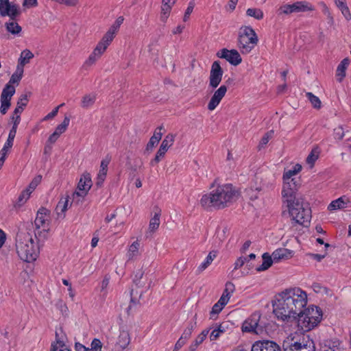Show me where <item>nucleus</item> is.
Instances as JSON below:
<instances>
[{
	"label": "nucleus",
	"mask_w": 351,
	"mask_h": 351,
	"mask_svg": "<svg viewBox=\"0 0 351 351\" xmlns=\"http://www.w3.org/2000/svg\"><path fill=\"white\" fill-rule=\"evenodd\" d=\"M306 304L305 291L297 287L286 289L276 295L273 312L278 319L289 322L302 313Z\"/></svg>",
	"instance_id": "f257e3e1"
},
{
	"label": "nucleus",
	"mask_w": 351,
	"mask_h": 351,
	"mask_svg": "<svg viewBox=\"0 0 351 351\" xmlns=\"http://www.w3.org/2000/svg\"><path fill=\"white\" fill-rule=\"evenodd\" d=\"M283 180L282 203L287 208L291 219L299 224L309 222L311 218V209L297 193L301 184L300 179L292 178Z\"/></svg>",
	"instance_id": "f03ea898"
},
{
	"label": "nucleus",
	"mask_w": 351,
	"mask_h": 351,
	"mask_svg": "<svg viewBox=\"0 0 351 351\" xmlns=\"http://www.w3.org/2000/svg\"><path fill=\"white\" fill-rule=\"evenodd\" d=\"M238 195V192L231 184H226L217 186L210 193L204 195L200 199V204L204 208H223L234 201Z\"/></svg>",
	"instance_id": "7ed1b4c3"
},
{
	"label": "nucleus",
	"mask_w": 351,
	"mask_h": 351,
	"mask_svg": "<svg viewBox=\"0 0 351 351\" xmlns=\"http://www.w3.org/2000/svg\"><path fill=\"white\" fill-rule=\"evenodd\" d=\"M16 247L20 258L28 263L34 261L40 252V247L35 243L32 236L28 232H21L17 234Z\"/></svg>",
	"instance_id": "20e7f679"
},
{
	"label": "nucleus",
	"mask_w": 351,
	"mask_h": 351,
	"mask_svg": "<svg viewBox=\"0 0 351 351\" xmlns=\"http://www.w3.org/2000/svg\"><path fill=\"white\" fill-rule=\"evenodd\" d=\"M322 314L317 307L308 308L297 315L298 326L301 330L307 332L314 328L320 322Z\"/></svg>",
	"instance_id": "39448f33"
},
{
	"label": "nucleus",
	"mask_w": 351,
	"mask_h": 351,
	"mask_svg": "<svg viewBox=\"0 0 351 351\" xmlns=\"http://www.w3.org/2000/svg\"><path fill=\"white\" fill-rule=\"evenodd\" d=\"M254 30L248 26L240 28L238 35V47L242 53H248L258 43Z\"/></svg>",
	"instance_id": "423d86ee"
},
{
	"label": "nucleus",
	"mask_w": 351,
	"mask_h": 351,
	"mask_svg": "<svg viewBox=\"0 0 351 351\" xmlns=\"http://www.w3.org/2000/svg\"><path fill=\"white\" fill-rule=\"evenodd\" d=\"M315 10V7L306 1H298L293 3L282 4L277 10L278 16H288L292 14L311 12Z\"/></svg>",
	"instance_id": "0eeeda50"
},
{
	"label": "nucleus",
	"mask_w": 351,
	"mask_h": 351,
	"mask_svg": "<svg viewBox=\"0 0 351 351\" xmlns=\"http://www.w3.org/2000/svg\"><path fill=\"white\" fill-rule=\"evenodd\" d=\"M92 186L90 173H84L78 182L77 190L73 193V201L79 203L88 193Z\"/></svg>",
	"instance_id": "6e6552de"
},
{
	"label": "nucleus",
	"mask_w": 351,
	"mask_h": 351,
	"mask_svg": "<svg viewBox=\"0 0 351 351\" xmlns=\"http://www.w3.org/2000/svg\"><path fill=\"white\" fill-rule=\"evenodd\" d=\"M282 347L284 351H315V343L308 337L299 341H285Z\"/></svg>",
	"instance_id": "1a4fd4ad"
},
{
	"label": "nucleus",
	"mask_w": 351,
	"mask_h": 351,
	"mask_svg": "<svg viewBox=\"0 0 351 351\" xmlns=\"http://www.w3.org/2000/svg\"><path fill=\"white\" fill-rule=\"evenodd\" d=\"M175 137L176 135L173 134H168L165 137L162 141L159 149L156 154L155 158L150 162L151 165L154 166L155 165L158 164L165 156L169 148L173 145L175 141Z\"/></svg>",
	"instance_id": "9d476101"
},
{
	"label": "nucleus",
	"mask_w": 351,
	"mask_h": 351,
	"mask_svg": "<svg viewBox=\"0 0 351 351\" xmlns=\"http://www.w3.org/2000/svg\"><path fill=\"white\" fill-rule=\"evenodd\" d=\"M261 315L259 313L252 314L247 319L242 325L243 332H254L259 334L263 332V326L259 324Z\"/></svg>",
	"instance_id": "9b49d317"
},
{
	"label": "nucleus",
	"mask_w": 351,
	"mask_h": 351,
	"mask_svg": "<svg viewBox=\"0 0 351 351\" xmlns=\"http://www.w3.org/2000/svg\"><path fill=\"white\" fill-rule=\"evenodd\" d=\"M223 71L218 61H215L211 66L209 76V87L216 88L222 80Z\"/></svg>",
	"instance_id": "f8f14e48"
},
{
	"label": "nucleus",
	"mask_w": 351,
	"mask_h": 351,
	"mask_svg": "<svg viewBox=\"0 0 351 351\" xmlns=\"http://www.w3.org/2000/svg\"><path fill=\"white\" fill-rule=\"evenodd\" d=\"M217 56L220 58L226 59L234 66H237L242 62V58L236 49H223L217 53Z\"/></svg>",
	"instance_id": "ddd939ff"
},
{
	"label": "nucleus",
	"mask_w": 351,
	"mask_h": 351,
	"mask_svg": "<svg viewBox=\"0 0 351 351\" xmlns=\"http://www.w3.org/2000/svg\"><path fill=\"white\" fill-rule=\"evenodd\" d=\"M251 351H281L280 347L274 341L263 340L255 341Z\"/></svg>",
	"instance_id": "4468645a"
},
{
	"label": "nucleus",
	"mask_w": 351,
	"mask_h": 351,
	"mask_svg": "<svg viewBox=\"0 0 351 351\" xmlns=\"http://www.w3.org/2000/svg\"><path fill=\"white\" fill-rule=\"evenodd\" d=\"M21 14L20 8L14 3H7L0 5V15L1 16H9L11 20H14Z\"/></svg>",
	"instance_id": "2eb2a0df"
},
{
	"label": "nucleus",
	"mask_w": 351,
	"mask_h": 351,
	"mask_svg": "<svg viewBox=\"0 0 351 351\" xmlns=\"http://www.w3.org/2000/svg\"><path fill=\"white\" fill-rule=\"evenodd\" d=\"M227 90L228 88L226 85H221L214 92L208 104V109L209 110L213 111L217 108V106L219 104L222 99L226 95Z\"/></svg>",
	"instance_id": "dca6fc26"
},
{
	"label": "nucleus",
	"mask_w": 351,
	"mask_h": 351,
	"mask_svg": "<svg viewBox=\"0 0 351 351\" xmlns=\"http://www.w3.org/2000/svg\"><path fill=\"white\" fill-rule=\"evenodd\" d=\"M48 210L46 208H40L36 215L34 224L36 229L41 228H49V220L47 215Z\"/></svg>",
	"instance_id": "f3484780"
},
{
	"label": "nucleus",
	"mask_w": 351,
	"mask_h": 351,
	"mask_svg": "<svg viewBox=\"0 0 351 351\" xmlns=\"http://www.w3.org/2000/svg\"><path fill=\"white\" fill-rule=\"evenodd\" d=\"M177 0H162L160 19L163 23H166L169 18L173 5Z\"/></svg>",
	"instance_id": "a211bd4d"
},
{
	"label": "nucleus",
	"mask_w": 351,
	"mask_h": 351,
	"mask_svg": "<svg viewBox=\"0 0 351 351\" xmlns=\"http://www.w3.org/2000/svg\"><path fill=\"white\" fill-rule=\"evenodd\" d=\"M50 351H71L65 343L63 336L60 337L58 332H56V341L51 345Z\"/></svg>",
	"instance_id": "6ab92c4d"
},
{
	"label": "nucleus",
	"mask_w": 351,
	"mask_h": 351,
	"mask_svg": "<svg viewBox=\"0 0 351 351\" xmlns=\"http://www.w3.org/2000/svg\"><path fill=\"white\" fill-rule=\"evenodd\" d=\"M293 256V252L287 248H278L272 253V257L275 262L289 259Z\"/></svg>",
	"instance_id": "aec40b11"
},
{
	"label": "nucleus",
	"mask_w": 351,
	"mask_h": 351,
	"mask_svg": "<svg viewBox=\"0 0 351 351\" xmlns=\"http://www.w3.org/2000/svg\"><path fill=\"white\" fill-rule=\"evenodd\" d=\"M154 210V215L149 221L148 228V232L152 233L154 232L156 230H158L160 226V217L161 214V210L158 207H155Z\"/></svg>",
	"instance_id": "412c9836"
},
{
	"label": "nucleus",
	"mask_w": 351,
	"mask_h": 351,
	"mask_svg": "<svg viewBox=\"0 0 351 351\" xmlns=\"http://www.w3.org/2000/svg\"><path fill=\"white\" fill-rule=\"evenodd\" d=\"M349 200L346 197H341L331 202L328 205V209L330 211L336 210L338 209H342L347 207V204Z\"/></svg>",
	"instance_id": "4be33fe9"
},
{
	"label": "nucleus",
	"mask_w": 351,
	"mask_h": 351,
	"mask_svg": "<svg viewBox=\"0 0 351 351\" xmlns=\"http://www.w3.org/2000/svg\"><path fill=\"white\" fill-rule=\"evenodd\" d=\"M349 64L350 60L348 58H344L338 65L336 73L338 82H341L346 76V71Z\"/></svg>",
	"instance_id": "5701e85b"
},
{
	"label": "nucleus",
	"mask_w": 351,
	"mask_h": 351,
	"mask_svg": "<svg viewBox=\"0 0 351 351\" xmlns=\"http://www.w3.org/2000/svg\"><path fill=\"white\" fill-rule=\"evenodd\" d=\"M34 58L33 53L29 49L23 50L20 55V58L18 60L17 66H21V68L24 67V66L29 62V61Z\"/></svg>",
	"instance_id": "b1692460"
},
{
	"label": "nucleus",
	"mask_w": 351,
	"mask_h": 351,
	"mask_svg": "<svg viewBox=\"0 0 351 351\" xmlns=\"http://www.w3.org/2000/svg\"><path fill=\"white\" fill-rule=\"evenodd\" d=\"M234 290L235 287L232 282H226L225 289L219 299L221 300V302H226L227 304L230 298L232 293L234 291Z\"/></svg>",
	"instance_id": "393cba45"
},
{
	"label": "nucleus",
	"mask_w": 351,
	"mask_h": 351,
	"mask_svg": "<svg viewBox=\"0 0 351 351\" xmlns=\"http://www.w3.org/2000/svg\"><path fill=\"white\" fill-rule=\"evenodd\" d=\"M97 99V95L94 93L84 95L81 101V106L83 108H88L94 105Z\"/></svg>",
	"instance_id": "a878e982"
},
{
	"label": "nucleus",
	"mask_w": 351,
	"mask_h": 351,
	"mask_svg": "<svg viewBox=\"0 0 351 351\" xmlns=\"http://www.w3.org/2000/svg\"><path fill=\"white\" fill-rule=\"evenodd\" d=\"M209 332L208 329L204 330L191 343L189 348V351H195L199 345H200L206 339Z\"/></svg>",
	"instance_id": "bb28decb"
},
{
	"label": "nucleus",
	"mask_w": 351,
	"mask_h": 351,
	"mask_svg": "<svg viewBox=\"0 0 351 351\" xmlns=\"http://www.w3.org/2000/svg\"><path fill=\"white\" fill-rule=\"evenodd\" d=\"M49 230V228H41L40 229H36L35 232V237L37 241V245L40 247L47 237V234Z\"/></svg>",
	"instance_id": "cd10ccee"
},
{
	"label": "nucleus",
	"mask_w": 351,
	"mask_h": 351,
	"mask_svg": "<svg viewBox=\"0 0 351 351\" xmlns=\"http://www.w3.org/2000/svg\"><path fill=\"white\" fill-rule=\"evenodd\" d=\"M14 93V86L10 84H7L1 92V99L11 101L12 97Z\"/></svg>",
	"instance_id": "c85d7f7f"
},
{
	"label": "nucleus",
	"mask_w": 351,
	"mask_h": 351,
	"mask_svg": "<svg viewBox=\"0 0 351 351\" xmlns=\"http://www.w3.org/2000/svg\"><path fill=\"white\" fill-rule=\"evenodd\" d=\"M263 257V263L261 265L256 268L258 271H262L267 270L269 267H270L274 261L272 256H271L268 253H264L262 256Z\"/></svg>",
	"instance_id": "c756f323"
},
{
	"label": "nucleus",
	"mask_w": 351,
	"mask_h": 351,
	"mask_svg": "<svg viewBox=\"0 0 351 351\" xmlns=\"http://www.w3.org/2000/svg\"><path fill=\"white\" fill-rule=\"evenodd\" d=\"M130 341V335L128 332L122 331L118 337L117 346L122 350L127 348Z\"/></svg>",
	"instance_id": "7c9ffc66"
},
{
	"label": "nucleus",
	"mask_w": 351,
	"mask_h": 351,
	"mask_svg": "<svg viewBox=\"0 0 351 351\" xmlns=\"http://www.w3.org/2000/svg\"><path fill=\"white\" fill-rule=\"evenodd\" d=\"M216 256H217V252H215V251L210 252L208 254L205 261L198 267V268H197L198 272L201 273L203 271H204L211 264V263L216 258Z\"/></svg>",
	"instance_id": "2f4dec72"
},
{
	"label": "nucleus",
	"mask_w": 351,
	"mask_h": 351,
	"mask_svg": "<svg viewBox=\"0 0 351 351\" xmlns=\"http://www.w3.org/2000/svg\"><path fill=\"white\" fill-rule=\"evenodd\" d=\"M325 347V351H342L343 349L339 340H327Z\"/></svg>",
	"instance_id": "473e14b6"
},
{
	"label": "nucleus",
	"mask_w": 351,
	"mask_h": 351,
	"mask_svg": "<svg viewBox=\"0 0 351 351\" xmlns=\"http://www.w3.org/2000/svg\"><path fill=\"white\" fill-rule=\"evenodd\" d=\"M139 246L140 243L138 241H134L129 247V250L127 254V256L129 260L133 259L134 257L139 254Z\"/></svg>",
	"instance_id": "72a5a7b5"
},
{
	"label": "nucleus",
	"mask_w": 351,
	"mask_h": 351,
	"mask_svg": "<svg viewBox=\"0 0 351 351\" xmlns=\"http://www.w3.org/2000/svg\"><path fill=\"white\" fill-rule=\"evenodd\" d=\"M5 27L8 32L12 34H19L21 30V27L14 20H12V21L7 22L5 23Z\"/></svg>",
	"instance_id": "f704fd0d"
},
{
	"label": "nucleus",
	"mask_w": 351,
	"mask_h": 351,
	"mask_svg": "<svg viewBox=\"0 0 351 351\" xmlns=\"http://www.w3.org/2000/svg\"><path fill=\"white\" fill-rule=\"evenodd\" d=\"M23 71L24 70L23 68H21V66H16L15 72L12 75L8 84L11 85L12 84H19L23 77Z\"/></svg>",
	"instance_id": "c9c22d12"
},
{
	"label": "nucleus",
	"mask_w": 351,
	"mask_h": 351,
	"mask_svg": "<svg viewBox=\"0 0 351 351\" xmlns=\"http://www.w3.org/2000/svg\"><path fill=\"white\" fill-rule=\"evenodd\" d=\"M319 152L317 148L313 149L311 153L306 158V163L312 168L314 166L315 161L319 158Z\"/></svg>",
	"instance_id": "e433bc0d"
},
{
	"label": "nucleus",
	"mask_w": 351,
	"mask_h": 351,
	"mask_svg": "<svg viewBox=\"0 0 351 351\" xmlns=\"http://www.w3.org/2000/svg\"><path fill=\"white\" fill-rule=\"evenodd\" d=\"M226 304V302H221V300L219 299L212 308V310L210 313V319H215V316L218 315L222 311Z\"/></svg>",
	"instance_id": "4c0bfd02"
},
{
	"label": "nucleus",
	"mask_w": 351,
	"mask_h": 351,
	"mask_svg": "<svg viewBox=\"0 0 351 351\" xmlns=\"http://www.w3.org/2000/svg\"><path fill=\"white\" fill-rule=\"evenodd\" d=\"M69 205V196L65 197H62L59 201L58 204L56 206V212L58 214H60V212L64 213L68 208Z\"/></svg>",
	"instance_id": "58836bf2"
},
{
	"label": "nucleus",
	"mask_w": 351,
	"mask_h": 351,
	"mask_svg": "<svg viewBox=\"0 0 351 351\" xmlns=\"http://www.w3.org/2000/svg\"><path fill=\"white\" fill-rule=\"evenodd\" d=\"M246 14L257 20H261L263 18V12L259 8H248L246 11Z\"/></svg>",
	"instance_id": "ea45409f"
},
{
	"label": "nucleus",
	"mask_w": 351,
	"mask_h": 351,
	"mask_svg": "<svg viewBox=\"0 0 351 351\" xmlns=\"http://www.w3.org/2000/svg\"><path fill=\"white\" fill-rule=\"evenodd\" d=\"M306 97L310 101L313 108L316 109H319L321 108V101L317 96L314 95L312 93L308 92L306 93Z\"/></svg>",
	"instance_id": "a19ab883"
},
{
	"label": "nucleus",
	"mask_w": 351,
	"mask_h": 351,
	"mask_svg": "<svg viewBox=\"0 0 351 351\" xmlns=\"http://www.w3.org/2000/svg\"><path fill=\"white\" fill-rule=\"evenodd\" d=\"M196 322L190 323L189 326L185 328L183 333L182 334L180 339H182L184 341H186L189 339L192 334L193 330L195 328Z\"/></svg>",
	"instance_id": "79ce46f5"
},
{
	"label": "nucleus",
	"mask_w": 351,
	"mask_h": 351,
	"mask_svg": "<svg viewBox=\"0 0 351 351\" xmlns=\"http://www.w3.org/2000/svg\"><path fill=\"white\" fill-rule=\"evenodd\" d=\"M70 119L68 117H65L62 123L61 124H59L55 132H57L60 136L64 133L69 125Z\"/></svg>",
	"instance_id": "37998d69"
},
{
	"label": "nucleus",
	"mask_w": 351,
	"mask_h": 351,
	"mask_svg": "<svg viewBox=\"0 0 351 351\" xmlns=\"http://www.w3.org/2000/svg\"><path fill=\"white\" fill-rule=\"evenodd\" d=\"M274 134V131L271 130L267 133L265 134V135L262 137L259 145L258 146V148L259 150H261L262 148H263L269 142V139L271 138Z\"/></svg>",
	"instance_id": "c03bdc74"
},
{
	"label": "nucleus",
	"mask_w": 351,
	"mask_h": 351,
	"mask_svg": "<svg viewBox=\"0 0 351 351\" xmlns=\"http://www.w3.org/2000/svg\"><path fill=\"white\" fill-rule=\"evenodd\" d=\"M224 332H225L224 328H223L221 326V325L218 326L215 329H214L211 332V333L210 335V341H215Z\"/></svg>",
	"instance_id": "a18cd8bd"
},
{
	"label": "nucleus",
	"mask_w": 351,
	"mask_h": 351,
	"mask_svg": "<svg viewBox=\"0 0 351 351\" xmlns=\"http://www.w3.org/2000/svg\"><path fill=\"white\" fill-rule=\"evenodd\" d=\"M115 36V34L110 31L109 29L108 32L104 34L100 42L103 43L106 46H109L112 40L114 39Z\"/></svg>",
	"instance_id": "49530a36"
},
{
	"label": "nucleus",
	"mask_w": 351,
	"mask_h": 351,
	"mask_svg": "<svg viewBox=\"0 0 351 351\" xmlns=\"http://www.w3.org/2000/svg\"><path fill=\"white\" fill-rule=\"evenodd\" d=\"M107 171H108L107 169H99V173L97 174V181H96V185L98 187H100L102 186L103 182H104V180L106 179V177L107 175Z\"/></svg>",
	"instance_id": "de8ad7c7"
},
{
	"label": "nucleus",
	"mask_w": 351,
	"mask_h": 351,
	"mask_svg": "<svg viewBox=\"0 0 351 351\" xmlns=\"http://www.w3.org/2000/svg\"><path fill=\"white\" fill-rule=\"evenodd\" d=\"M29 196L30 195L25 190L22 191V193L19 196L18 201L14 206H21L25 202H26V201L29 199Z\"/></svg>",
	"instance_id": "09e8293b"
},
{
	"label": "nucleus",
	"mask_w": 351,
	"mask_h": 351,
	"mask_svg": "<svg viewBox=\"0 0 351 351\" xmlns=\"http://www.w3.org/2000/svg\"><path fill=\"white\" fill-rule=\"evenodd\" d=\"M101 57L94 51L89 56L84 62V66H90L93 65Z\"/></svg>",
	"instance_id": "8fccbe9b"
},
{
	"label": "nucleus",
	"mask_w": 351,
	"mask_h": 351,
	"mask_svg": "<svg viewBox=\"0 0 351 351\" xmlns=\"http://www.w3.org/2000/svg\"><path fill=\"white\" fill-rule=\"evenodd\" d=\"M123 21H124V19H123V16L118 17L117 19V20L115 21V22L109 28V30L116 34V33L117 32V31L119 29L120 26L123 23Z\"/></svg>",
	"instance_id": "3c124183"
},
{
	"label": "nucleus",
	"mask_w": 351,
	"mask_h": 351,
	"mask_svg": "<svg viewBox=\"0 0 351 351\" xmlns=\"http://www.w3.org/2000/svg\"><path fill=\"white\" fill-rule=\"evenodd\" d=\"M102 343L99 339H94L90 344L88 351H101Z\"/></svg>",
	"instance_id": "603ef678"
},
{
	"label": "nucleus",
	"mask_w": 351,
	"mask_h": 351,
	"mask_svg": "<svg viewBox=\"0 0 351 351\" xmlns=\"http://www.w3.org/2000/svg\"><path fill=\"white\" fill-rule=\"evenodd\" d=\"M107 47L108 46L99 41L93 51L101 57L106 50Z\"/></svg>",
	"instance_id": "864d4df0"
},
{
	"label": "nucleus",
	"mask_w": 351,
	"mask_h": 351,
	"mask_svg": "<svg viewBox=\"0 0 351 351\" xmlns=\"http://www.w3.org/2000/svg\"><path fill=\"white\" fill-rule=\"evenodd\" d=\"M1 100V107H0V112L2 114H6L8 110L11 106V101L8 100Z\"/></svg>",
	"instance_id": "5fc2aeb1"
},
{
	"label": "nucleus",
	"mask_w": 351,
	"mask_h": 351,
	"mask_svg": "<svg viewBox=\"0 0 351 351\" xmlns=\"http://www.w3.org/2000/svg\"><path fill=\"white\" fill-rule=\"evenodd\" d=\"M64 105V103L61 104L60 105L58 106L57 107H56L51 112H49L48 114H47L44 119H43V121H47V120H49V119H53V117H55L58 112V110L60 107L63 106Z\"/></svg>",
	"instance_id": "6e6d98bb"
},
{
	"label": "nucleus",
	"mask_w": 351,
	"mask_h": 351,
	"mask_svg": "<svg viewBox=\"0 0 351 351\" xmlns=\"http://www.w3.org/2000/svg\"><path fill=\"white\" fill-rule=\"evenodd\" d=\"M194 6H195V3H194L193 1H191L189 3L188 8H186V10L185 11V13H184V17H183V21H184L186 22L189 19V16L192 13L193 10V8H194Z\"/></svg>",
	"instance_id": "4d7b16f0"
},
{
	"label": "nucleus",
	"mask_w": 351,
	"mask_h": 351,
	"mask_svg": "<svg viewBox=\"0 0 351 351\" xmlns=\"http://www.w3.org/2000/svg\"><path fill=\"white\" fill-rule=\"evenodd\" d=\"M28 102V96L27 94L21 95L17 101V106L21 107H25Z\"/></svg>",
	"instance_id": "13d9d810"
},
{
	"label": "nucleus",
	"mask_w": 351,
	"mask_h": 351,
	"mask_svg": "<svg viewBox=\"0 0 351 351\" xmlns=\"http://www.w3.org/2000/svg\"><path fill=\"white\" fill-rule=\"evenodd\" d=\"M296 173L293 170V169L285 170L283 174V180H289L292 178H295Z\"/></svg>",
	"instance_id": "bf43d9fd"
},
{
	"label": "nucleus",
	"mask_w": 351,
	"mask_h": 351,
	"mask_svg": "<svg viewBox=\"0 0 351 351\" xmlns=\"http://www.w3.org/2000/svg\"><path fill=\"white\" fill-rule=\"evenodd\" d=\"M339 10L341 11L342 14L347 21H350L351 19V14L347 5L343 6L341 8H339Z\"/></svg>",
	"instance_id": "052dcab7"
},
{
	"label": "nucleus",
	"mask_w": 351,
	"mask_h": 351,
	"mask_svg": "<svg viewBox=\"0 0 351 351\" xmlns=\"http://www.w3.org/2000/svg\"><path fill=\"white\" fill-rule=\"evenodd\" d=\"M155 138H153L152 137L150 138L149 142L147 144L146 150L147 151H152V149L158 143Z\"/></svg>",
	"instance_id": "680f3d73"
},
{
	"label": "nucleus",
	"mask_w": 351,
	"mask_h": 351,
	"mask_svg": "<svg viewBox=\"0 0 351 351\" xmlns=\"http://www.w3.org/2000/svg\"><path fill=\"white\" fill-rule=\"evenodd\" d=\"M42 180V176L40 175H38L36 176L30 182L29 185H31L34 189L36 188V186L39 184Z\"/></svg>",
	"instance_id": "e2e57ef3"
},
{
	"label": "nucleus",
	"mask_w": 351,
	"mask_h": 351,
	"mask_svg": "<svg viewBox=\"0 0 351 351\" xmlns=\"http://www.w3.org/2000/svg\"><path fill=\"white\" fill-rule=\"evenodd\" d=\"M162 130V127L157 128L156 130L154 132L153 136H152L153 138H155L158 142L161 140L162 134L160 132Z\"/></svg>",
	"instance_id": "0e129e2a"
},
{
	"label": "nucleus",
	"mask_w": 351,
	"mask_h": 351,
	"mask_svg": "<svg viewBox=\"0 0 351 351\" xmlns=\"http://www.w3.org/2000/svg\"><path fill=\"white\" fill-rule=\"evenodd\" d=\"M59 137L60 135L54 131V132L49 136L47 143L51 145L53 144Z\"/></svg>",
	"instance_id": "69168bd1"
},
{
	"label": "nucleus",
	"mask_w": 351,
	"mask_h": 351,
	"mask_svg": "<svg viewBox=\"0 0 351 351\" xmlns=\"http://www.w3.org/2000/svg\"><path fill=\"white\" fill-rule=\"evenodd\" d=\"M38 5L37 0H24L23 3V6L26 7H35Z\"/></svg>",
	"instance_id": "338daca9"
},
{
	"label": "nucleus",
	"mask_w": 351,
	"mask_h": 351,
	"mask_svg": "<svg viewBox=\"0 0 351 351\" xmlns=\"http://www.w3.org/2000/svg\"><path fill=\"white\" fill-rule=\"evenodd\" d=\"M75 351H88L90 348L85 347L84 345L80 343H75Z\"/></svg>",
	"instance_id": "774afa93"
}]
</instances>
